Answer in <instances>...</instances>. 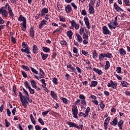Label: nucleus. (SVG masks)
Instances as JSON below:
<instances>
[{"label":"nucleus","instance_id":"a878e982","mask_svg":"<svg viewBox=\"0 0 130 130\" xmlns=\"http://www.w3.org/2000/svg\"><path fill=\"white\" fill-rule=\"evenodd\" d=\"M30 84L32 88H34L35 89H37V85H36V82H35V80H30Z\"/></svg>","mask_w":130,"mask_h":130},{"label":"nucleus","instance_id":"603ef678","mask_svg":"<svg viewBox=\"0 0 130 130\" xmlns=\"http://www.w3.org/2000/svg\"><path fill=\"white\" fill-rule=\"evenodd\" d=\"M95 2H96V0H90L89 6L90 5V6L94 7V4H95Z\"/></svg>","mask_w":130,"mask_h":130},{"label":"nucleus","instance_id":"680f3d73","mask_svg":"<svg viewBox=\"0 0 130 130\" xmlns=\"http://www.w3.org/2000/svg\"><path fill=\"white\" fill-rule=\"evenodd\" d=\"M112 25H114V26H117V27H118V22H117V21H114L113 22H112Z\"/></svg>","mask_w":130,"mask_h":130},{"label":"nucleus","instance_id":"c85d7f7f","mask_svg":"<svg viewBox=\"0 0 130 130\" xmlns=\"http://www.w3.org/2000/svg\"><path fill=\"white\" fill-rule=\"evenodd\" d=\"M60 99L63 102V103H64V104H68L69 100H68L67 98L61 97Z\"/></svg>","mask_w":130,"mask_h":130},{"label":"nucleus","instance_id":"79ce46f5","mask_svg":"<svg viewBox=\"0 0 130 130\" xmlns=\"http://www.w3.org/2000/svg\"><path fill=\"white\" fill-rule=\"evenodd\" d=\"M105 57H107V58H111L112 57V54L110 53H105Z\"/></svg>","mask_w":130,"mask_h":130},{"label":"nucleus","instance_id":"8fccbe9b","mask_svg":"<svg viewBox=\"0 0 130 130\" xmlns=\"http://www.w3.org/2000/svg\"><path fill=\"white\" fill-rule=\"evenodd\" d=\"M49 111H50V109H49L48 110L43 112L42 113V114L43 115V116H45V115H47V114H48V113H49Z\"/></svg>","mask_w":130,"mask_h":130},{"label":"nucleus","instance_id":"ddd939ff","mask_svg":"<svg viewBox=\"0 0 130 130\" xmlns=\"http://www.w3.org/2000/svg\"><path fill=\"white\" fill-rule=\"evenodd\" d=\"M38 50H39V49H38L37 45L34 44L32 46L33 53H34V54H36L37 53H38Z\"/></svg>","mask_w":130,"mask_h":130},{"label":"nucleus","instance_id":"f03ea898","mask_svg":"<svg viewBox=\"0 0 130 130\" xmlns=\"http://www.w3.org/2000/svg\"><path fill=\"white\" fill-rule=\"evenodd\" d=\"M79 126L78 124L72 122V121H67V124L69 125V127H75V128H77V129H81L83 130V121H80L79 122Z\"/></svg>","mask_w":130,"mask_h":130},{"label":"nucleus","instance_id":"864d4df0","mask_svg":"<svg viewBox=\"0 0 130 130\" xmlns=\"http://www.w3.org/2000/svg\"><path fill=\"white\" fill-rule=\"evenodd\" d=\"M104 56L103 55L102 53H101L100 55H99V58L100 59V60H104Z\"/></svg>","mask_w":130,"mask_h":130},{"label":"nucleus","instance_id":"a19ab883","mask_svg":"<svg viewBox=\"0 0 130 130\" xmlns=\"http://www.w3.org/2000/svg\"><path fill=\"white\" fill-rule=\"evenodd\" d=\"M38 121H39V123H40L42 125H44V124H45V123L43 121V120L41 118H39L38 119Z\"/></svg>","mask_w":130,"mask_h":130},{"label":"nucleus","instance_id":"2f4dec72","mask_svg":"<svg viewBox=\"0 0 130 130\" xmlns=\"http://www.w3.org/2000/svg\"><path fill=\"white\" fill-rule=\"evenodd\" d=\"M42 50L44 52H46L47 53V52H49L50 51V49L48 48L47 47H43Z\"/></svg>","mask_w":130,"mask_h":130},{"label":"nucleus","instance_id":"bb28decb","mask_svg":"<svg viewBox=\"0 0 130 130\" xmlns=\"http://www.w3.org/2000/svg\"><path fill=\"white\" fill-rule=\"evenodd\" d=\"M121 84L122 87H128V86H129V84L125 81H122L121 82Z\"/></svg>","mask_w":130,"mask_h":130},{"label":"nucleus","instance_id":"4d7b16f0","mask_svg":"<svg viewBox=\"0 0 130 130\" xmlns=\"http://www.w3.org/2000/svg\"><path fill=\"white\" fill-rule=\"evenodd\" d=\"M16 112H17V108L14 107L12 110V113L13 115H16Z\"/></svg>","mask_w":130,"mask_h":130},{"label":"nucleus","instance_id":"a211bd4d","mask_svg":"<svg viewBox=\"0 0 130 130\" xmlns=\"http://www.w3.org/2000/svg\"><path fill=\"white\" fill-rule=\"evenodd\" d=\"M92 70L93 71V72H95V73H97V74H98V75H102V74H103V72H102V70H100L97 68H93Z\"/></svg>","mask_w":130,"mask_h":130},{"label":"nucleus","instance_id":"9d476101","mask_svg":"<svg viewBox=\"0 0 130 130\" xmlns=\"http://www.w3.org/2000/svg\"><path fill=\"white\" fill-rule=\"evenodd\" d=\"M114 8L115 10V11H116L117 12H119L120 11H121V12H124V11L121 9V8H120V7L118 6V5H117V4H116V3H114Z\"/></svg>","mask_w":130,"mask_h":130},{"label":"nucleus","instance_id":"69168bd1","mask_svg":"<svg viewBox=\"0 0 130 130\" xmlns=\"http://www.w3.org/2000/svg\"><path fill=\"white\" fill-rule=\"evenodd\" d=\"M57 79L55 77H54L53 79V82L54 83V84H55V85H57V84H58V83L57 82Z\"/></svg>","mask_w":130,"mask_h":130},{"label":"nucleus","instance_id":"393cba45","mask_svg":"<svg viewBox=\"0 0 130 130\" xmlns=\"http://www.w3.org/2000/svg\"><path fill=\"white\" fill-rule=\"evenodd\" d=\"M21 69H22V70H24V71H26V72L30 71V68L28 66H26L24 65H21Z\"/></svg>","mask_w":130,"mask_h":130},{"label":"nucleus","instance_id":"58836bf2","mask_svg":"<svg viewBox=\"0 0 130 130\" xmlns=\"http://www.w3.org/2000/svg\"><path fill=\"white\" fill-rule=\"evenodd\" d=\"M30 70L32 73L36 74V75H38V71L34 69L33 67H30Z\"/></svg>","mask_w":130,"mask_h":130},{"label":"nucleus","instance_id":"5701e85b","mask_svg":"<svg viewBox=\"0 0 130 130\" xmlns=\"http://www.w3.org/2000/svg\"><path fill=\"white\" fill-rule=\"evenodd\" d=\"M110 68V62L109 61L107 60L106 61V65L105 66V70L107 71Z\"/></svg>","mask_w":130,"mask_h":130},{"label":"nucleus","instance_id":"f704fd0d","mask_svg":"<svg viewBox=\"0 0 130 130\" xmlns=\"http://www.w3.org/2000/svg\"><path fill=\"white\" fill-rule=\"evenodd\" d=\"M92 54L93 58H96L98 56V54L97 53V51L95 50H93Z\"/></svg>","mask_w":130,"mask_h":130},{"label":"nucleus","instance_id":"412c9836","mask_svg":"<svg viewBox=\"0 0 130 130\" xmlns=\"http://www.w3.org/2000/svg\"><path fill=\"white\" fill-rule=\"evenodd\" d=\"M67 35L68 36L69 39H72V38H73V31H72V30L68 31Z\"/></svg>","mask_w":130,"mask_h":130},{"label":"nucleus","instance_id":"5fc2aeb1","mask_svg":"<svg viewBox=\"0 0 130 130\" xmlns=\"http://www.w3.org/2000/svg\"><path fill=\"white\" fill-rule=\"evenodd\" d=\"M80 106H81V109H83V110H85V109H86V106H87V104H81Z\"/></svg>","mask_w":130,"mask_h":130},{"label":"nucleus","instance_id":"f257e3e1","mask_svg":"<svg viewBox=\"0 0 130 130\" xmlns=\"http://www.w3.org/2000/svg\"><path fill=\"white\" fill-rule=\"evenodd\" d=\"M22 48L21 49V52H25L27 54L26 55L27 57H28V58H31V51H30V48H29V46L27 45L25 43V42H22Z\"/></svg>","mask_w":130,"mask_h":130},{"label":"nucleus","instance_id":"6ab92c4d","mask_svg":"<svg viewBox=\"0 0 130 130\" xmlns=\"http://www.w3.org/2000/svg\"><path fill=\"white\" fill-rule=\"evenodd\" d=\"M78 50H79L78 49V48H77V47L73 48V51L74 53H75L74 56H76V57H79V53H78Z\"/></svg>","mask_w":130,"mask_h":130},{"label":"nucleus","instance_id":"052dcab7","mask_svg":"<svg viewBox=\"0 0 130 130\" xmlns=\"http://www.w3.org/2000/svg\"><path fill=\"white\" fill-rule=\"evenodd\" d=\"M23 92L24 93V95H25V96H29V93H28V91H27V90H26V89L25 88H24V87L22 88Z\"/></svg>","mask_w":130,"mask_h":130},{"label":"nucleus","instance_id":"13d9d810","mask_svg":"<svg viewBox=\"0 0 130 130\" xmlns=\"http://www.w3.org/2000/svg\"><path fill=\"white\" fill-rule=\"evenodd\" d=\"M116 72L118 74H120L121 73V67H118L116 69Z\"/></svg>","mask_w":130,"mask_h":130},{"label":"nucleus","instance_id":"4be33fe9","mask_svg":"<svg viewBox=\"0 0 130 130\" xmlns=\"http://www.w3.org/2000/svg\"><path fill=\"white\" fill-rule=\"evenodd\" d=\"M50 95L51 97H52V98L54 99V100H56L57 98V95L55 94V92H54V91H51Z\"/></svg>","mask_w":130,"mask_h":130},{"label":"nucleus","instance_id":"1a4fd4ad","mask_svg":"<svg viewBox=\"0 0 130 130\" xmlns=\"http://www.w3.org/2000/svg\"><path fill=\"white\" fill-rule=\"evenodd\" d=\"M84 21L85 22V24L86 26L87 29H91V26H90V22H89V18H88V16H85L84 18Z\"/></svg>","mask_w":130,"mask_h":130},{"label":"nucleus","instance_id":"de8ad7c7","mask_svg":"<svg viewBox=\"0 0 130 130\" xmlns=\"http://www.w3.org/2000/svg\"><path fill=\"white\" fill-rule=\"evenodd\" d=\"M5 122L6 127H9V126H10V125L11 124L10 122H9L8 120H7V119H5Z\"/></svg>","mask_w":130,"mask_h":130},{"label":"nucleus","instance_id":"ea45409f","mask_svg":"<svg viewBox=\"0 0 130 130\" xmlns=\"http://www.w3.org/2000/svg\"><path fill=\"white\" fill-rule=\"evenodd\" d=\"M20 100L24 108H26V107H27V104L25 102V101H24V99H22V100Z\"/></svg>","mask_w":130,"mask_h":130},{"label":"nucleus","instance_id":"7ed1b4c3","mask_svg":"<svg viewBox=\"0 0 130 130\" xmlns=\"http://www.w3.org/2000/svg\"><path fill=\"white\" fill-rule=\"evenodd\" d=\"M0 9L2 10H8V9L9 16L10 18H11L12 20L13 19H14V17H15V15L14 14V12H13V10H12V8H11V7H10V4H9V3H7L5 4V6L2 7Z\"/></svg>","mask_w":130,"mask_h":130},{"label":"nucleus","instance_id":"338daca9","mask_svg":"<svg viewBox=\"0 0 130 130\" xmlns=\"http://www.w3.org/2000/svg\"><path fill=\"white\" fill-rule=\"evenodd\" d=\"M30 94H35V90L32 89V88L29 87V89H28Z\"/></svg>","mask_w":130,"mask_h":130},{"label":"nucleus","instance_id":"37998d69","mask_svg":"<svg viewBox=\"0 0 130 130\" xmlns=\"http://www.w3.org/2000/svg\"><path fill=\"white\" fill-rule=\"evenodd\" d=\"M108 26L109 29H110L111 30H112V29H115L116 28V26H113L112 24H111V23H109L108 24Z\"/></svg>","mask_w":130,"mask_h":130},{"label":"nucleus","instance_id":"09e8293b","mask_svg":"<svg viewBox=\"0 0 130 130\" xmlns=\"http://www.w3.org/2000/svg\"><path fill=\"white\" fill-rule=\"evenodd\" d=\"M123 120H120L117 123L118 126H122L123 125Z\"/></svg>","mask_w":130,"mask_h":130},{"label":"nucleus","instance_id":"9b49d317","mask_svg":"<svg viewBox=\"0 0 130 130\" xmlns=\"http://www.w3.org/2000/svg\"><path fill=\"white\" fill-rule=\"evenodd\" d=\"M110 124L111 125H113V126H115V125H117V123H118V119L117 118V117H115L112 121H111L110 122Z\"/></svg>","mask_w":130,"mask_h":130},{"label":"nucleus","instance_id":"a18cd8bd","mask_svg":"<svg viewBox=\"0 0 130 130\" xmlns=\"http://www.w3.org/2000/svg\"><path fill=\"white\" fill-rule=\"evenodd\" d=\"M90 111H91V109L90 108V107H88L85 111V113L89 116V113L90 112Z\"/></svg>","mask_w":130,"mask_h":130},{"label":"nucleus","instance_id":"dca6fc26","mask_svg":"<svg viewBox=\"0 0 130 130\" xmlns=\"http://www.w3.org/2000/svg\"><path fill=\"white\" fill-rule=\"evenodd\" d=\"M88 7L89 14H90V15L94 14L95 13V9H94V6H91V5H89Z\"/></svg>","mask_w":130,"mask_h":130},{"label":"nucleus","instance_id":"3c124183","mask_svg":"<svg viewBox=\"0 0 130 130\" xmlns=\"http://www.w3.org/2000/svg\"><path fill=\"white\" fill-rule=\"evenodd\" d=\"M60 44H61V45L68 46V43H67V41H66L64 40L61 41L60 42Z\"/></svg>","mask_w":130,"mask_h":130},{"label":"nucleus","instance_id":"20e7f679","mask_svg":"<svg viewBox=\"0 0 130 130\" xmlns=\"http://www.w3.org/2000/svg\"><path fill=\"white\" fill-rule=\"evenodd\" d=\"M18 20L19 22H23V23H21V25H22L23 28H27V20L25 17L23 16L22 15H20L18 19Z\"/></svg>","mask_w":130,"mask_h":130},{"label":"nucleus","instance_id":"cd10ccee","mask_svg":"<svg viewBox=\"0 0 130 130\" xmlns=\"http://www.w3.org/2000/svg\"><path fill=\"white\" fill-rule=\"evenodd\" d=\"M97 85H98V82L96 81H93L91 82L90 87L91 88H92V87H96Z\"/></svg>","mask_w":130,"mask_h":130},{"label":"nucleus","instance_id":"39448f33","mask_svg":"<svg viewBox=\"0 0 130 130\" xmlns=\"http://www.w3.org/2000/svg\"><path fill=\"white\" fill-rule=\"evenodd\" d=\"M78 113H79L78 107H77V106H75L73 108H72V114H73L74 118L79 119V117H78Z\"/></svg>","mask_w":130,"mask_h":130},{"label":"nucleus","instance_id":"e2e57ef3","mask_svg":"<svg viewBox=\"0 0 130 130\" xmlns=\"http://www.w3.org/2000/svg\"><path fill=\"white\" fill-rule=\"evenodd\" d=\"M81 15L82 16H87V11L85 10H82L81 11Z\"/></svg>","mask_w":130,"mask_h":130},{"label":"nucleus","instance_id":"e433bc0d","mask_svg":"<svg viewBox=\"0 0 130 130\" xmlns=\"http://www.w3.org/2000/svg\"><path fill=\"white\" fill-rule=\"evenodd\" d=\"M41 12H42V13H44L45 14H48V8H46L45 7L42 9Z\"/></svg>","mask_w":130,"mask_h":130},{"label":"nucleus","instance_id":"774afa93","mask_svg":"<svg viewBox=\"0 0 130 130\" xmlns=\"http://www.w3.org/2000/svg\"><path fill=\"white\" fill-rule=\"evenodd\" d=\"M42 128L38 125H36L35 126V129L36 130H41V129H42Z\"/></svg>","mask_w":130,"mask_h":130},{"label":"nucleus","instance_id":"b1692460","mask_svg":"<svg viewBox=\"0 0 130 130\" xmlns=\"http://www.w3.org/2000/svg\"><path fill=\"white\" fill-rule=\"evenodd\" d=\"M41 55L42 56V58L43 59V60H45L47 57H48V54H44L43 52H41Z\"/></svg>","mask_w":130,"mask_h":130},{"label":"nucleus","instance_id":"4468645a","mask_svg":"<svg viewBox=\"0 0 130 130\" xmlns=\"http://www.w3.org/2000/svg\"><path fill=\"white\" fill-rule=\"evenodd\" d=\"M65 11L66 13H70L72 11H73V9H72V6L70 5H68L66 7H65Z\"/></svg>","mask_w":130,"mask_h":130},{"label":"nucleus","instance_id":"4c0bfd02","mask_svg":"<svg viewBox=\"0 0 130 130\" xmlns=\"http://www.w3.org/2000/svg\"><path fill=\"white\" fill-rule=\"evenodd\" d=\"M81 53L83 55H85V56H88L89 55V52L86 51L85 50H82L81 51Z\"/></svg>","mask_w":130,"mask_h":130},{"label":"nucleus","instance_id":"bf43d9fd","mask_svg":"<svg viewBox=\"0 0 130 130\" xmlns=\"http://www.w3.org/2000/svg\"><path fill=\"white\" fill-rule=\"evenodd\" d=\"M21 73H22V75L23 78H27V73H26V72H25V71L22 70L21 71Z\"/></svg>","mask_w":130,"mask_h":130},{"label":"nucleus","instance_id":"aec40b11","mask_svg":"<svg viewBox=\"0 0 130 130\" xmlns=\"http://www.w3.org/2000/svg\"><path fill=\"white\" fill-rule=\"evenodd\" d=\"M76 36L77 37V41L79 42V43H82L83 42V39L82 38V37L79 34H76Z\"/></svg>","mask_w":130,"mask_h":130},{"label":"nucleus","instance_id":"c756f323","mask_svg":"<svg viewBox=\"0 0 130 130\" xmlns=\"http://www.w3.org/2000/svg\"><path fill=\"white\" fill-rule=\"evenodd\" d=\"M39 76H37V75H34V77L36 78V79H37V80H39V79H42V78H44V76L45 75H43L42 74L40 73L39 74Z\"/></svg>","mask_w":130,"mask_h":130},{"label":"nucleus","instance_id":"7c9ffc66","mask_svg":"<svg viewBox=\"0 0 130 130\" xmlns=\"http://www.w3.org/2000/svg\"><path fill=\"white\" fill-rule=\"evenodd\" d=\"M30 118L32 123L34 124V125H36V121H35V119H34V117H33V115L32 114L30 115Z\"/></svg>","mask_w":130,"mask_h":130},{"label":"nucleus","instance_id":"0e129e2a","mask_svg":"<svg viewBox=\"0 0 130 130\" xmlns=\"http://www.w3.org/2000/svg\"><path fill=\"white\" fill-rule=\"evenodd\" d=\"M19 97L20 99V100H22V99H25V95H23L22 94V92L19 91Z\"/></svg>","mask_w":130,"mask_h":130},{"label":"nucleus","instance_id":"423d86ee","mask_svg":"<svg viewBox=\"0 0 130 130\" xmlns=\"http://www.w3.org/2000/svg\"><path fill=\"white\" fill-rule=\"evenodd\" d=\"M110 83H108L107 84V86L108 87V88L111 87L114 90L116 89V88L117 87V85H118L117 82H113V81H112V80H110Z\"/></svg>","mask_w":130,"mask_h":130},{"label":"nucleus","instance_id":"0eeeda50","mask_svg":"<svg viewBox=\"0 0 130 130\" xmlns=\"http://www.w3.org/2000/svg\"><path fill=\"white\" fill-rule=\"evenodd\" d=\"M10 12L7 10L0 9V15H2L3 18H7Z\"/></svg>","mask_w":130,"mask_h":130},{"label":"nucleus","instance_id":"6e6d98bb","mask_svg":"<svg viewBox=\"0 0 130 130\" xmlns=\"http://www.w3.org/2000/svg\"><path fill=\"white\" fill-rule=\"evenodd\" d=\"M79 98L81 99V100H86V96L83 94H80L79 96Z\"/></svg>","mask_w":130,"mask_h":130},{"label":"nucleus","instance_id":"473e14b6","mask_svg":"<svg viewBox=\"0 0 130 130\" xmlns=\"http://www.w3.org/2000/svg\"><path fill=\"white\" fill-rule=\"evenodd\" d=\"M67 68H68V69H71V70H72V71H73V72H74V73H76V72H77L76 69H75V68H74L73 67H72V65L71 64H68Z\"/></svg>","mask_w":130,"mask_h":130},{"label":"nucleus","instance_id":"c9c22d12","mask_svg":"<svg viewBox=\"0 0 130 130\" xmlns=\"http://www.w3.org/2000/svg\"><path fill=\"white\" fill-rule=\"evenodd\" d=\"M24 85L25 88H28V89H29V88H31V86H30V83H29V82H28V81H25L24 83Z\"/></svg>","mask_w":130,"mask_h":130},{"label":"nucleus","instance_id":"72a5a7b5","mask_svg":"<svg viewBox=\"0 0 130 130\" xmlns=\"http://www.w3.org/2000/svg\"><path fill=\"white\" fill-rule=\"evenodd\" d=\"M17 88L16 87V86H13V92H14V94L15 96H18V92H17Z\"/></svg>","mask_w":130,"mask_h":130},{"label":"nucleus","instance_id":"c03bdc74","mask_svg":"<svg viewBox=\"0 0 130 130\" xmlns=\"http://www.w3.org/2000/svg\"><path fill=\"white\" fill-rule=\"evenodd\" d=\"M88 38H89V36H88V34H86V33H84L83 34V39L84 40H88Z\"/></svg>","mask_w":130,"mask_h":130},{"label":"nucleus","instance_id":"2eb2a0df","mask_svg":"<svg viewBox=\"0 0 130 130\" xmlns=\"http://www.w3.org/2000/svg\"><path fill=\"white\" fill-rule=\"evenodd\" d=\"M119 52L120 53V55H121V56H124V55H125L126 54V51H125V50H124V49L121 48L119 50Z\"/></svg>","mask_w":130,"mask_h":130},{"label":"nucleus","instance_id":"f3484780","mask_svg":"<svg viewBox=\"0 0 130 130\" xmlns=\"http://www.w3.org/2000/svg\"><path fill=\"white\" fill-rule=\"evenodd\" d=\"M29 34L31 38H34V34H35V31H34V26L30 28L29 30Z\"/></svg>","mask_w":130,"mask_h":130},{"label":"nucleus","instance_id":"f8f14e48","mask_svg":"<svg viewBox=\"0 0 130 130\" xmlns=\"http://www.w3.org/2000/svg\"><path fill=\"white\" fill-rule=\"evenodd\" d=\"M43 25H47V21L45 19H43L39 25V29H42L43 28Z\"/></svg>","mask_w":130,"mask_h":130},{"label":"nucleus","instance_id":"6e6552de","mask_svg":"<svg viewBox=\"0 0 130 130\" xmlns=\"http://www.w3.org/2000/svg\"><path fill=\"white\" fill-rule=\"evenodd\" d=\"M103 32L104 35H110L111 34V31L108 29V28H107V26H104L103 27Z\"/></svg>","mask_w":130,"mask_h":130},{"label":"nucleus","instance_id":"49530a36","mask_svg":"<svg viewBox=\"0 0 130 130\" xmlns=\"http://www.w3.org/2000/svg\"><path fill=\"white\" fill-rule=\"evenodd\" d=\"M70 22H71L72 27H75L77 24V22L75 20H72V21H70Z\"/></svg>","mask_w":130,"mask_h":130}]
</instances>
